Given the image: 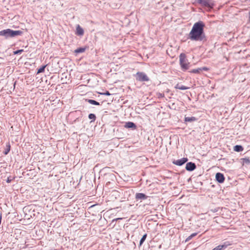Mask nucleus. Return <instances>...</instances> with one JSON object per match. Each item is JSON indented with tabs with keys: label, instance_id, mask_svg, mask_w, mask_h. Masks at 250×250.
I'll use <instances>...</instances> for the list:
<instances>
[{
	"label": "nucleus",
	"instance_id": "f257e3e1",
	"mask_svg": "<svg viewBox=\"0 0 250 250\" xmlns=\"http://www.w3.org/2000/svg\"><path fill=\"white\" fill-rule=\"evenodd\" d=\"M205 24L202 21L195 23L188 34V39L191 41H202L205 38L204 31Z\"/></svg>",
	"mask_w": 250,
	"mask_h": 250
},
{
	"label": "nucleus",
	"instance_id": "f03ea898",
	"mask_svg": "<svg viewBox=\"0 0 250 250\" xmlns=\"http://www.w3.org/2000/svg\"><path fill=\"white\" fill-rule=\"evenodd\" d=\"M22 31L20 30L14 31L10 29L3 30L0 31V36H4L6 38L14 37L17 36L21 35Z\"/></svg>",
	"mask_w": 250,
	"mask_h": 250
},
{
	"label": "nucleus",
	"instance_id": "7ed1b4c3",
	"mask_svg": "<svg viewBox=\"0 0 250 250\" xmlns=\"http://www.w3.org/2000/svg\"><path fill=\"white\" fill-rule=\"evenodd\" d=\"M180 64L182 69L184 70L188 69L189 67V63L187 59L185 54L181 53L179 56Z\"/></svg>",
	"mask_w": 250,
	"mask_h": 250
},
{
	"label": "nucleus",
	"instance_id": "20e7f679",
	"mask_svg": "<svg viewBox=\"0 0 250 250\" xmlns=\"http://www.w3.org/2000/svg\"><path fill=\"white\" fill-rule=\"evenodd\" d=\"M136 80L139 82H147L149 80L148 77L144 72H138L135 75Z\"/></svg>",
	"mask_w": 250,
	"mask_h": 250
},
{
	"label": "nucleus",
	"instance_id": "39448f33",
	"mask_svg": "<svg viewBox=\"0 0 250 250\" xmlns=\"http://www.w3.org/2000/svg\"><path fill=\"white\" fill-rule=\"evenodd\" d=\"M198 2L202 6L212 8L214 5L213 1L212 0H198Z\"/></svg>",
	"mask_w": 250,
	"mask_h": 250
},
{
	"label": "nucleus",
	"instance_id": "423d86ee",
	"mask_svg": "<svg viewBox=\"0 0 250 250\" xmlns=\"http://www.w3.org/2000/svg\"><path fill=\"white\" fill-rule=\"evenodd\" d=\"M188 159L187 158H183L181 159L174 160L173 161V164L177 166H182L188 161Z\"/></svg>",
	"mask_w": 250,
	"mask_h": 250
},
{
	"label": "nucleus",
	"instance_id": "0eeeda50",
	"mask_svg": "<svg viewBox=\"0 0 250 250\" xmlns=\"http://www.w3.org/2000/svg\"><path fill=\"white\" fill-rule=\"evenodd\" d=\"M215 178L216 180L220 183H222L225 181L224 175L220 172H218L216 174Z\"/></svg>",
	"mask_w": 250,
	"mask_h": 250
},
{
	"label": "nucleus",
	"instance_id": "6e6552de",
	"mask_svg": "<svg viewBox=\"0 0 250 250\" xmlns=\"http://www.w3.org/2000/svg\"><path fill=\"white\" fill-rule=\"evenodd\" d=\"M196 168V165L192 162L188 163L186 166V170L188 171H192Z\"/></svg>",
	"mask_w": 250,
	"mask_h": 250
},
{
	"label": "nucleus",
	"instance_id": "1a4fd4ad",
	"mask_svg": "<svg viewBox=\"0 0 250 250\" xmlns=\"http://www.w3.org/2000/svg\"><path fill=\"white\" fill-rule=\"evenodd\" d=\"M135 198L137 200H146L147 198V196H146L144 193H137L135 195Z\"/></svg>",
	"mask_w": 250,
	"mask_h": 250
},
{
	"label": "nucleus",
	"instance_id": "9d476101",
	"mask_svg": "<svg viewBox=\"0 0 250 250\" xmlns=\"http://www.w3.org/2000/svg\"><path fill=\"white\" fill-rule=\"evenodd\" d=\"M76 34L77 35L83 36L84 34V31L83 29L80 26V25H77L76 27Z\"/></svg>",
	"mask_w": 250,
	"mask_h": 250
},
{
	"label": "nucleus",
	"instance_id": "9b49d317",
	"mask_svg": "<svg viewBox=\"0 0 250 250\" xmlns=\"http://www.w3.org/2000/svg\"><path fill=\"white\" fill-rule=\"evenodd\" d=\"M125 127V128H136V125L133 122H128L126 123Z\"/></svg>",
	"mask_w": 250,
	"mask_h": 250
},
{
	"label": "nucleus",
	"instance_id": "f8f14e48",
	"mask_svg": "<svg viewBox=\"0 0 250 250\" xmlns=\"http://www.w3.org/2000/svg\"><path fill=\"white\" fill-rule=\"evenodd\" d=\"M243 147L240 145H236L234 146L233 150L236 152H240L243 150Z\"/></svg>",
	"mask_w": 250,
	"mask_h": 250
},
{
	"label": "nucleus",
	"instance_id": "ddd939ff",
	"mask_svg": "<svg viewBox=\"0 0 250 250\" xmlns=\"http://www.w3.org/2000/svg\"><path fill=\"white\" fill-rule=\"evenodd\" d=\"M86 50V47H81V48H79L77 49H76L74 52L75 53L78 54V53H83V52H84Z\"/></svg>",
	"mask_w": 250,
	"mask_h": 250
},
{
	"label": "nucleus",
	"instance_id": "4468645a",
	"mask_svg": "<svg viewBox=\"0 0 250 250\" xmlns=\"http://www.w3.org/2000/svg\"><path fill=\"white\" fill-rule=\"evenodd\" d=\"M176 89H179L181 90H186L188 89V87L184 85H180L179 84H177L175 86Z\"/></svg>",
	"mask_w": 250,
	"mask_h": 250
},
{
	"label": "nucleus",
	"instance_id": "2eb2a0df",
	"mask_svg": "<svg viewBox=\"0 0 250 250\" xmlns=\"http://www.w3.org/2000/svg\"><path fill=\"white\" fill-rule=\"evenodd\" d=\"M87 101L90 104H94V105H100V103L95 100H90V99H88L87 100Z\"/></svg>",
	"mask_w": 250,
	"mask_h": 250
},
{
	"label": "nucleus",
	"instance_id": "dca6fc26",
	"mask_svg": "<svg viewBox=\"0 0 250 250\" xmlns=\"http://www.w3.org/2000/svg\"><path fill=\"white\" fill-rule=\"evenodd\" d=\"M202 71V69L201 68H198L197 69H192L189 72L191 73H200Z\"/></svg>",
	"mask_w": 250,
	"mask_h": 250
},
{
	"label": "nucleus",
	"instance_id": "f3484780",
	"mask_svg": "<svg viewBox=\"0 0 250 250\" xmlns=\"http://www.w3.org/2000/svg\"><path fill=\"white\" fill-rule=\"evenodd\" d=\"M196 119L194 117H185V122H192L196 121Z\"/></svg>",
	"mask_w": 250,
	"mask_h": 250
},
{
	"label": "nucleus",
	"instance_id": "a211bd4d",
	"mask_svg": "<svg viewBox=\"0 0 250 250\" xmlns=\"http://www.w3.org/2000/svg\"><path fill=\"white\" fill-rule=\"evenodd\" d=\"M242 163L243 165H244L245 164H249L250 163V160L249 158H242L241 159Z\"/></svg>",
	"mask_w": 250,
	"mask_h": 250
},
{
	"label": "nucleus",
	"instance_id": "6ab92c4d",
	"mask_svg": "<svg viewBox=\"0 0 250 250\" xmlns=\"http://www.w3.org/2000/svg\"><path fill=\"white\" fill-rule=\"evenodd\" d=\"M46 65H43L42 66L41 68H40L37 71V74H39L40 73L43 72L44 71V69L46 67Z\"/></svg>",
	"mask_w": 250,
	"mask_h": 250
},
{
	"label": "nucleus",
	"instance_id": "aec40b11",
	"mask_svg": "<svg viewBox=\"0 0 250 250\" xmlns=\"http://www.w3.org/2000/svg\"><path fill=\"white\" fill-rule=\"evenodd\" d=\"M146 236H147V234H144L142 238H141L140 241V245L141 246L143 243H144V242L145 241L146 238Z\"/></svg>",
	"mask_w": 250,
	"mask_h": 250
},
{
	"label": "nucleus",
	"instance_id": "412c9836",
	"mask_svg": "<svg viewBox=\"0 0 250 250\" xmlns=\"http://www.w3.org/2000/svg\"><path fill=\"white\" fill-rule=\"evenodd\" d=\"M88 118L90 119H91L92 121H94L96 120V116L95 114L91 113L89 114Z\"/></svg>",
	"mask_w": 250,
	"mask_h": 250
},
{
	"label": "nucleus",
	"instance_id": "4be33fe9",
	"mask_svg": "<svg viewBox=\"0 0 250 250\" xmlns=\"http://www.w3.org/2000/svg\"><path fill=\"white\" fill-rule=\"evenodd\" d=\"M22 52H23V49L18 50L14 51L13 52V54L14 55H17V54H21Z\"/></svg>",
	"mask_w": 250,
	"mask_h": 250
},
{
	"label": "nucleus",
	"instance_id": "5701e85b",
	"mask_svg": "<svg viewBox=\"0 0 250 250\" xmlns=\"http://www.w3.org/2000/svg\"><path fill=\"white\" fill-rule=\"evenodd\" d=\"M224 247V245H219L215 248L217 250H222V249Z\"/></svg>",
	"mask_w": 250,
	"mask_h": 250
},
{
	"label": "nucleus",
	"instance_id": "b1692460",
	"mask_svg": "<svg viewBox=\"0 0 250 250\" xmlns=\"http://www.w3.org/2000/svg\"><path fill=\"white\" fill-rule=\"evenodd\" d=\"M101 95H105L107 96L110 95V93L109 92V91H107L105 93H99Z\"/></svg>",
	"mask_w": 250,
	"mask_h": 250
},
{
	"label": "nucleus",
	"instance_id": "393cba45",
	"mask_svg": "<svg viewBox=\"0 0 250 250\" xmlns=\"http://www.w3.org/2000/svg\"><path fill=\"white\" fill-rule=\"evenodd\" d=\"M12 181V179L10 178V177H8L7 180H6V182L7 183H10Z\"/></svg>",
	"mask_w": 250,
	"mask_h": 250
},
{
	"label": "nucleus",
	"instance_id": "a878e982",
	"mask_svg": "<svg viewBox=\"0 0 250 250\" xmlns=\"http://www.w3.org/2000/svg\"><path fill=\"white\" fill-rule=\"evenodd\" d=\"M201 68L202 69V70L208 71V69L206 67H204Z\"/></svg>",
	"mask_w": 250,
	"mask_h": 250
},
{
	"label": "nucleus",
	"instance_id": "bb28decb",
	"mask_svg": "<svg viewBox=\"0 0 250 250\" xmlns=\"http://www.w3.org/2000/svg\"><path fill=\"white\" fill-rule=\"evenodd\" d=\"M197 234V233H193L190 235V237L193 238V237L195 236Z\"/></svg>",
	"mask_w": 250,
	"mask_h": 250
},
{
	"label": "nucleus",
	"instance_id": "cd10ccee",
	"mask_svg": "<svg viewBox=\"0 0 250 250\" xmlns=\"http://www.w3.org/2000/svg\"><path fill=\"white\" fill-rule=\"evenodd\" d=\"M192 237H190V235L186 239V241L190 240Z\"/></svg>",
	"mask_w": 250,
	"mask_h": 250
},
{
	"label": "nucleus",
	"instance_id": "c85d7f7f",
	"mask_svg": "<svg viewBox=\"0 0 250 250\" xmlns=\"http://www.w3.org/2000/svg\"><path fill=\"white\" fill-rule=\"evenodd\" d=\"M120 219H122V218H116V219H114L112 220V222H114V221H117V220H120Z\"/></svg>",
	"mask_w": 250,
	"mask_h": 250
},
{
	"label": "nucleus",
	"instance_id": "c756f323",
	"mask_svg": "<svg viewBox=\"0 0 250 250\" xmlns=\"http://www.w3.org/2000/svg\"><path fill=\"white\" fill-rule=\"evenodd\" d=\"M249 21L250 22V11L249 13Z\"/></svg>",
	"mask_w": 250,
	"mask_h": 250
},
{
	"label": "nucleus",
	"instance_id": "7c9ffc66",
	"mask_svg": "<svg viewBox=\"0 0 250 250\" xmlns=\"http://www.w3.org/2000/svg\"><path fill=\"white\" fill-rule=\"evenodd\" d=\"M9 150H8L7 152H5V154H7V153L8 152Z\"/></svg>",
	"mask_w": 250,
	"mask_h": 250
},
{
	"label": "nucleus",
	"instance_id": "2f4dec72",
	"mask_svg": "<svg viewBox=\"0 0 250 250\" xmlns=\"http://www.w3.org/2000/svg\"><path fill=\"white\" fill-rule=\"evenodd\" d=\"M217 250V249H216L215 248H214L213 250Z\"/></svg>",
	"mask_w": 250,
	"mask_h": 250
}]
</instances>
